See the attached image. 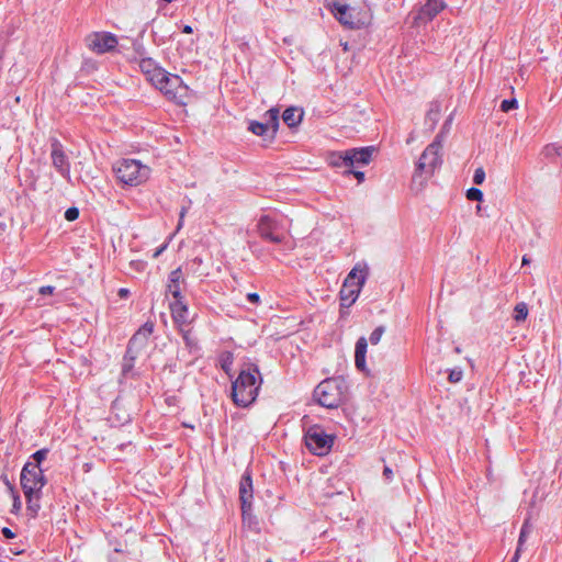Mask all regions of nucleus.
I'll list each match as a JSON object with an SVG mask.
<instances>
[{
	"instance_id": "obj_11",
	"label": "nucleus",
	"mask_w": 562,
	"mask_h": 562,
	"mask_svg": "<svg viewBox=\"0 0 562 562\" xmlns=\"http://www.w3.org/2000/svg\"><path fill=\"white\" fill-rule=\"evenodd\" d=\"M50 158L54 168L65 179L70 178V162L64 150V146L57 138H53L50 142Z\"/></svg>"
},
{
	"instance_id": "obj_3",
	"label": "nucleus",
	"mask_w": 562,
	"mask_h": 562,
	"mask_svg": "<svg viewBox=\"0 0 562 562\" xmlns=\"http://www.w3.org/2000/svg\"><path fill=\"white\" fill-rule=\"evenodd\" d=\"M443 142V132L439 133L434 142L429 144L423 151L416 165V170L413 180L424 177L425 179L431 177L435 170L441 166V149Z\"/></svg>"
},
{
	"instance_id": "obj_25",
	"label": "nucleus",
	"mask_w": 562,
	"mask_h": 562,
	"mask_svg": "<svg viewBox=\"0 0 562 562\" xmlns=\"http://www.w3.org/2000/svg\"><path fill=\"white\" fill-rule=\"evenodd\" d=\"M542 154L546 158L553 159L555 157L562 156V145L559 144H548L544 146Z\"/></svg>"
},
{
	"instance_id": "obj_23",
	"label": "nucleus",
	"mask_w": 562,
	"mask_h": 562,
	"mask_svg": "<svg viewBox=\"0 0 562 562\" xmlns=\"http://www.w3.org/2000/svg\"><path fill=\"white\" fill-rule=\"evenodd\" d=\"M170 72L166 71L161 67H158V69L155 70L150 76L147 77V79L158 89L162 86V83L166 81Z\"/></svg>"
},
{
	"instance_id": "obj_6",
	"label": "nucleus",
	"mask_w": 562,
	"mask_h": 562,
	"mask_svg": "<svg viewBox=\"0 0 562 562\" xmlns=\"http://www.w3.org/2000/svg\"><path fill=\"white\" fill-rule=\"evenodd\" d=\"M21 486L25 498H30L31 494H35L36 498H40L41 491L46 484L43 470L37 463L27 461L21 471Z\"/></svg>"
},
{
	"instance_id": "obj_52",
	"label": "nucleus",
	"mask_w": 562,
	"mask_h": 562,
	"mask_svg": "<svg viewBox=\"0 0 562 562\" xmlns=\"http://www.w3.org/2000/svg\"><path fill=\"white\" fill-rule=\"evenodd\" d=\"M451 120H452V117H449V119L445 122V124H443V130L448 128V126H449V125H450V123H451Z\"/></svg>"
},
{
	"instance_id": "obj_2",
	"label": "nucleus",
	"mask_w": 562,
	"mask_h": 562,
	"mask_svg": "<svg viewBox=\"0 0 562 562\" xmlns=\"http://www.w3.org/2000/svg\"><path fill=\"white\" fill-rule=\"evenodd\" d=\"M347 383L341 376L328 378L322 381L314 390L315 401L323 407L337 408L346 398Z\"/></svg>"
},
{
	"instance_id": "obj_38",
	"label": "nucleus",
	"mask_w": 562,
	"mask_h": 562,
	"mask_svg": "<svg viewBox=\"0 0 562 562\" xmlns=\"http://www.w3.org/2000/svg\"><path fill=\"white\" fill-rule=\"evenodd\" d=\"M79 216V210L77 207H69L65 212V218L69 222L76 221Z\"/></svg>"
},
{
	"instance_id": "obj_20",
	"label": "nucleus",
	"mask_w": 562,
	"mask_h": 562,
	"mask_svg": "<svg viewBox=\"0 0 562 562\" xmlns=\"http://www.w3.org/2000/svg\"><path fill=\"white\" fill-rule=\"evenodd\" d=\"M445 8L443 0H426L419 11V19L431 20Z\"/></svg>"
},
{
	"instance_id": "obj_48",
	"label": "nucleus",
	"mask_w": 562,
	"mask_h": 562,
	"mask_svg": "<svg viewBox=\"0 0 562 562\" xmlns=\"http://www.w3.org/2000/svg\"><path fill=\"white\" fill-rule=\"evenodd\" d=\"M520 552H521V551H518V549H516L515 554H514V557L512 558L510 562H518V559H519Z\"/></svg>"
},
{
	"instance_id": "obj_1",
	"label": "nucleus",
	"mask_w": 562,
	"mask_h": 562,
	"mask_svg": "<svg viewBox=\"0 0 562 562\" xmlns=\"http://www.w3.org/2000/svg\"><path fill=\"white\" fill-rule=\"evenodd\" d=\"M262 379L256 364H248L232 384V398L237 406L247 407L258 395Z\"/></svg>"
},
{
	"instance_id": "obj_33",
	"label": "nucleus",
	"mask_w": 562,
	"mask_h": 562,
	"mask_svg": "<svg viewBox=\"0 0 562 562\" xmlns=\"http://www.w3.org/2000/svg\"><path fill=\"white\" fill-rule=\"evenodd\" d=\"M467 198L470 201H481L483 199V192L477 188H470L467 191Z\"/></svg>"
},
{
	"instance_id": "obj_26",
	"label": "nucleus",
	"mask_w": 562,
	"mask_h": 562,
	"mask_svg": "<svg viewBox=\"0 0 562 562\" xmlns=\"http://www.w3.org/2000/svg\"><path fill=\"white\" fill-rule=\"evenodd\" d=\"M532 530V527L529 522V519H526L521 529H520V533H519V538H518V543H517V549L518 551H521L522 550V546L527 539V537L529 536V533L531 532Z\"/></svg>"
},
{
	"instance_id": "obj_30",
	"label": "nucleus",
	"mask_w": 562,
	"mask_h": 562,
	"mask_svg": "<svg viewBox=\"0 0 562 562\" xmlns=\"http://www.w3.org/2000/svg\"><path fill=\"white\" fill-rule=\"evenodd\" d=\"M385 333L384 326H378L370 335L369 341L371 345L375 346L380 342L383 334Z\"/></svg>"
},
{
	"instance_id": "obj_44",
	"label": "nucleus",
	"mask_w": 562,
	"mask_h": 562,
	"mask_svg": "<svg viewBox=\"0 0 562 562\" xmlns=\"http://www.w3.org/2000/svg\"><path fill=\"white\" fill-rule=\"evenodd\" d=\"M1 532L8 539H12L15 537V533L8 527H3Z\"/></svg>"
},
{
	"instance_id": "obj_49",
	"label": "nucleus",
	"mask_w": 562,
	"mask_h": 562,
	"mask_svg": "<svg viewBox=\"0 0 562 562\" xmlns=\"http://www.w3.org/2000/svg\"><path fill=\"white\" fill-rule=\"evenodd\" d=\"M182 32L186 33V34H191L193 32L192 26L184 25L183 29H182Z\"/></svg>"
},
{
	"instance_id": "obj_36",
	"label": "nucleus",
	"mask_w": 562,
	"mask_h": 562,
	"mask_svg": "<svg viewBox=\"0 0 562 562\" xmlns=\"http://www.w3.org/2000/svg\"><path fill=\"white\" fill-rule=\"evenodd\" d=\"M462 370L461 369H453L449 372V376H448V380L451 382V383H457L459 381H461L462 379Z\"/></svg>"
},
{
	"instance_id": "obj_51",
	"label": "nucleus",
	"mask_w": 562,
	"mask_h": 562,
	"mask_svg": "<svg viewBox=\"0 0 562 562\" xmlns=\"http://www.w3.org/2000/svg\"><path fill=\"white\" fill-rule=\"evenodd\" d=\"M451 120H452V117H449V119L445 122V124H443V130L448 128V126H449V125H450V123H451Z\"/></svg>"
},
{
	"instance_id": "obj_32",
	"label": "nucleus",
	"mask_w": 562,
	"mask_h": 562,
	"mask_svg": "<svg viewBox=\"0 0 562 562\" xmlns=\"http://www.w3.org/2000/svg\"><path fill=\"white\" fill-rule=\"evenodd\" d=\"M38 501L40 498H36L35 494H31L30 498H26L27 509L31 510L33 515H36L41 508Z\"/></svg>"
},
{
	"instance_id": "obj_21",
	"label": "nucleus",
	"mask_w": 562,
	"mask_h": 562,
	"mask_svg": "<svg viewBox=\"0 0 562 562\" xmlns=\"http://www.w3.org/2000/svg\"><path fill=\"white\" fill-rule=\"evenodd\" d=\"M368 348V340L366 337H360L356 342V351H355V363L356 367L363 371L366 368V353Z\"/></svg>"
},
{
	"instance_id": "obj_12",
	"label": "nucleus",
	"mask_w": 562,
	"mask_h": 562,
	"mask_svg": "<svg viewBox=\"0 0 562 562\" xmlns=\"http://www.w3.org/2000/svg\"><path fill=\"white\" fill-rule=\"evenodd\" d=\"M331 12L334 16L346 27L355 30L361 26V21L356 15V10L347 4L335 2Z\"/></svg>"
},
{
	"instance_id": "obj_42",
	"label": "nucleus",
	"mask_w": 562,
	"mask_h": 562,
	"mask_svg": "<svg viewBox=\"0 0 562 562\" xmlns=\"http://www.w3.org/2000/svg\"><path fill=\"white\" fill-rule=\"evenodd\" d=\"M347 172L352 173L359 182L364 180V173L362 171L349 169Z\"/></svg>"
},
{
	"instance_id": "obj_15",
	"label": "nucleus",
	"mask_w": 562,
	"mask_h": 562,
	"mask_svg": "<svg viewBox=\"0 0 562 562\" xmlns=\"http://www.w3.org/2000/svg\"><path fill=\"white\" fill-rule=\"evenodd\" d=\"M374 151V147H361V148H352L346 150V156L342 158L344 161H347L348 168H352L355 166H366L369 165L372 158V153Z\"/></svg>"
},
{
	"instance_id": "obj_17",
	"label": "nucleus",
	"mask_w": 562,
	"mask_h": 562,
	"mask_svg": "<svg viewBox=\"0 0 562 562\" xmlns=\"http://www.w3.org/2000/svg\"><path fill=\"white\" fill-rule=\"evenodd\" d=\"M184 283V278L181 268H177L169 273L167 283V294L172 295L173 299H181V284Z\"/></svg>"
},
{
	"instance_id": "obj_37",
	"label": "nucleus",
	"mask_w": 562,
	"mask_h": 562,
	"mask_svg": "<svg viewBox=\"0 0 562 562\" xmlns=\"http://www.w3.org/2000/svg\"><path fill=\"white\" fill-rule=\"evenodd\" d=\"M485 179V171L483 168H477L473 175V182L475 184H482Z\"/></svg>"
},
{
	"instance_id": "obj_54",
	"label": "nucleus",
	"mask_w": 562,
	"mask_h": 562,
	"mask_svg": "<svg viewBox=\"0 0 562 562\" xmlns=\"http://www.w3.org/2000/svg\"><path fill=\"white\" fill-rule=\"evenodd\" d=\"M530 260L527 258V256L522 257V265H528Z\"/></svg>"
},
{
	"instance_id": "obj_27",
	"label": "nucleus",
	"mask_w": 562,
	"mask_h": 562,
	"mask_svg": "<svg viewBox=\"0 0 562 562\" xmlns=\"http://www.w3.org/2000/svg\"><path fill=\"white\" fill-rule=\"evenodd\" d=\"M528 316V307L527 304L521 302L516 304L514 308V318L516 322H524Z\"/></svg>"
},
{
	"instance_id": "obj_45",
	"label": "nucleus",
	"mask_w": 562,
	"mask_h": 562,
	"mask_svg": "<svg viewBox=\"0 0 562 562\" xmlns=\"http://www.w3.org/2000/svg\"><path fill=\"white\" fill-rule=\"evenodd\" d=\"M167 248V244L161 245L159 248H157L153 255L154 258H158Z\"/></svg>"
},
{
	"instance_id": "obj_24",
	"label": "nucleus",
	"mask_w": 562,
	"mask_h": 562,
	"mask_svg": "<svg viewBox=\"0 0 562 562\" xmlns=\"http://www.w3.org/2000/svg\"><path fill=\"white\" fill-rule=\"evenodd\" d=\"M158 65L156 61L151 58H143L139 61V68L146 77L150 76L153 72H155L156 69H158Z\"/></svg>"
},
{
	"instance_id": "obj_13",
	"label": "nucleus",
	"mask_w": 562,
	"mask_h": 562,
	"mask_svg": "<svg viewBox=\"0 0 562 562\" xmlns=\"http://www.w3.org/2000/svg\"><path fill=\"white\" fill-rule=\"evenodd\" d=\"M169 99L180 101L186 94L188 88L178 75L169 74L166 81L159 89Z\"/></svg>"
},
{
	"instance_id": "obj_39",
	"label": "nucleus",
	"mask_w": 562,
	"mask_h": 562,
	"mask_svg": "<svg viewBox=\"0 0 562 562\" xmlns=\"http://www.w3.org/2000/svg\"><path fill=\"white\" fill-rule=\"evenodd\" d=\"M383 477L386 482H391L393 480V470L390 467H384Z\"/></svg>"
},
{
	"instance_id": "obj_19",
	"label": "nucleus",
	"mask_w": 562,
	"mask_h": 562,
	"mask_svg": "<svg viewBox=\"0 0 562 562\" xmlns=\"http://www.w3.org/2000/svg\"><path fill=\"white\" fill-rule=\"evenodd\" d=\"M368 267L357 263L351 271L348 273L344 283H350V285L363 286L368 277Z\"/></svg>"
},
{
	"instance_id": "obj_4",
	"label": "nucleus",
	"mask_w": 562,
	"mask_h": 562,
	"mask_svg": "<svg viewBox=\"0 0 562 562\" xmlns=\"http://www.w3.org/2000/svg\"><path fill=\"white\" fill-rule=\"evenodd\" d=\"M114 172L122 183L138 186L149 178L150 169L139 160L122 159L115 164Z\"/></svg>"
},
{
	"instance_id": "obj_28",
	"label": "nucleus",
	"mask_w": 562,
	"mask_h": 562,
	"mask_svg": "<svg viewBox=\"0 0 562 562\" xmlns=\"http://www.w3.org/2000/svg\"><path fill=\"white\" fill-rule=\"evenodd\" d=\"M440 115V106L438 103H432L427 112L426 120L431 122V127L435 126Z\"/></svg>"
},
{
	"instance_id": "obj_43",
	"label": "nucleus",
	"mask_w": 562,
	"mask_h": 562,
	"mask_svg": "<svg viewBox=\"0 0 562 562\" xmlns=\"http://www.w3.org/2000/svg\"><path fill=\"white\" fill-rule=\"evenodd\" d=\"M131 266L137 271H143L146 267V263L143 261H132Z\"/></svg>"
},
{
	"instance_id": "obj_50",
	"label": "nucleus",
	"mask_w": 562,
	"mask_h": 562,
	"mask_svg": "<svg viewBox=\"0 0 562 562\" xmlns=\"http://www.w3.org/2000/svg\"><path fill=\"white\" fill-rule=\"evenodd\" d=\"M183 222H184V220H181V217H179L177 231H179L183 226Z\"/></svg>"
},
{
	"instance_id": "obj_34",
	"label": "nucleus",
	"mask_w": 562,
	"mask_h": 562,
	"mask_svg": "<svg viewBox=\"0 0 562 562\" xmlns=\"http://www.w3.org/2000/svg\"><path fill=\"white\" fill-rule=\"evenodd\" d=\"M517 106H518V102L515 98L508 99V100H503L501 103V110L503 112H508L513 109H516Z\"/></svg>"
},
{
	"instance_id": "obj_16",
	"label": "nucleus",
	"mask_w": 562,
	"mask_h": 562,
	"mask_svg": "<svg viewBox=\"0 0 562 562\" xmlns=\"http://www.w3.org/2000/svg\"><path fill=\"white\" fill-rule=\"evenodd\" d=\"M170 311L172 319L179 326H184L189 324V311L183 297L175 299V301L170 303Z\"/></svg>"
},
{
	"instance_id": "obj_18",
	"label": "nucleus",
	"mask_w": 562,
	"mask_h": 562,
	"mask_svg": "<svg viewBox=\"0 0 562 562\" xmlns=\"http://www.w3.org/2000/svg\"><path fill=\"white\" fill-rule=\"evenodd\" d=\"M362 286L350 285V283H344L340 290V307L349 308L358 299Z\"/></svg>"
},
{
	"instance_id": "obj_35",
	"label": "nucleus",
	"mask_w": 562,
	"mask_h": 562,
	"mask_svg": "<svg viewBox=\"0 0 562 562\" xmlns=\"http://www.w3.org/2000/svg\"><path fill=\"white\" fill-rule=\"evenodd\" d=\"M47 454H48V449H41V450H37L36 452H34L31 456V458L34 460L33 463H37L40 465L41 462L46 459Z\"/></svg>"
},
{
	"instance_id": "obj_10",
	"label": "nucleus",
	"mask_w": 562,
	"mask_h": 562,
	"mask_svg": "<svg viewBox=\"0 0 562 562\" xmlns=\"http://www.w3.org/2000/svg\"><path fill=\"white\" fill-rule=\"evenodd\" d=\"M258 233L265 240L281 244L285 239V231L282 225L269 215H263L258 222Z\"/></svg>"
},
{
	"instance_id": "obj_14",
	"label": "nucleus",
	"mask_w": 562,
	"mask_h": 562,
	"mask_svg": "<svg viewBox=\"0 0 562 562\" xmlns=\"http://www.w3.org/2000/svg\"><path fill=\"white\" fill-rule=\"evenodd\" d=\"M252 480L249 472L243 474L239 482V499L241 504V513L245 518L250 515L252 499Z\"/></svg>"
},
{
	"instance_id": "obj_29",
	"label": "nucleus",
	"mask_w": 562,
	"mask_h": 562,
	"mask_svg": "<svg viewBox=\"0 0 562 562\" xmlns=\"http://www.w3.org/2000/svg\"><path fill=\"white\" fill-rule=\"evenodd\" d=\"M346 156V151L342 153H334L330 156V165L335 167H347V161H344L342 158Z\"/></svg>"
},
{
	"instance_id": "obj_56",
	"label": "nucleus",
	"mask_w": 562,
	"mask_h": 562,
	"mask_svg": "<svg viewBox=\"0 0 562 562\" xmlns=\"http://www.w3.org/2000/svg\"><path fill=\"white\" fill-rule=\"evenodd\" d=\"M267 562H272L271 560H268Z\"/></svg>"
},
{
	"instance_id": "obj_8",
	"label": "nucleus",
	"mask_w": 562,
	"mask_h": 562,
	"mask_svg": "<svg viewBox=\"0 0 562 562\" xmlns=\"http://www.w3.org/2000/svg\"><path fill=\"white\" fill-rule=\"evenodd\" d=\"M279 125V109L271 108L263 114V122L250 121L248 130L257 136L273 139Z\"/></svg>"
},
{
	"instance_id": "obj_40",
	"label": "nucleus",
	"mask_w": 562,
	"mask_h": 562,
	"mask_svg": "<svg viewBox=\"0 0 562 562\" xmlns=\"http://www.w3.org/2000/svg\"><path fill=\"white\" fill-rule=\"evenodd\" d=\"M54 291H55V286H52V285H44V286H41L38 290L40 294H42V295L53 294Z\"/></svg>"
},
{
	"instance_id": "obj_9",
	"label": "nucleus",
	"mask_w": 562,
	"mask_h": 562,
	"mask_svg": "<svg viewBox=\"0 0 562 562\" xmlns=\"http://www.w3.org/2000/svg\"><path fill=\"white\" fill-rule=\"evenodd\" d=\"M86 46L95 54H105L117 45V37L110 32H92L85 38Z\"/></svg>"
},
{
	"instance_id": "obj_53",
	"label": "nucleus",
	"mask_w": 562,
	"mask_h": 562,
	"mask_svg": "<svg viewBox=\"0 0 562 562\" xmlns=\"http://www.w3.org/2000/svg\"><path fill=\"white\" fill-rule=\"evenodd\" d=\"M231 363H232V362H229V363H226V362H225V363H223V364H222L223 370H225V371L227 372V371H228V369H229V364H231Z\"/></svg>"
},
{
	"instance_id": "obj_41",
	"label": "nucleus",
	"mask_w": 562,
	"mask_h": 562,
	"mask_svg": "<svg viewBox=\"0 0 562 562\" xmlns=\"http://www.w3.org/2000/svg\"><path fill=\"white\" fill-rule=\"evenodd\" d=\"M247 300L252 304H258L260 302V296L258 293H248Z\"/></svg>"
},
{
	"instance_id": "obj_31",
	"label": "nucleus",
	"mask_w": 562,
	"mask_h": 562,
	"mask_svg": "<svg viewBox=\"0 0 562 562\" xmlns=\"http://www.w3.org/2000/svg\"><path fill=\"white\" fill-rule=\"evenodd\" d=\"M180 331H181V335H182V338H183L186 345L189 348H192L193 346H195V340L192 336L191 329H186V328H183V326H180Z\"/></svg>"
},
{
	"instance_id": "obj_46",
	"label": "nucleus",
	"mask_w": 562,
	"mask_h": 562,
	"mask_svg": "<svg viewBox=\"0 0 562 562\" xmlns=\"http://www.w3.org/2000/svg\"><path fill=\"white\" fill-rule=\"evenodd\" d=\"M128 294H130V291L127 289L122 288V289L119 290V295L122 299L127 297Z\"/></svg>"
},
{
	"instance_id": "obj_5",
	"label": "nucleus",
	"mask_w": 562,
	"mask_h": 562,
	"mask_svg": "<svg viewBox=\"0 0 562 562\" xmlns=\"http://www.w3.org/2000/svg\"><path fill=\"white\" fill-rule=\"evenodd\" d=\"M154 326L153 322H146L130 339L124 357V372L132 369L135 359L148 347Z\"/></svg>"
},
{
	"instance_id": "obj_22",
	"label": "nucleus",
	"mask_w": 562,
	"mask_h": 562,
	"mask_svg": "<svg viewBox=\"0 0 562 562\" xmlns=\"http://www.w3.org/2000/svg\"><path fill=\"white\" fill-rule=\"evenodd\" d=\"M302 119L303 111L294 106L285 109L282 114L283 122L291 128L297 126Z\"/></svg>"
},
{
	"instance_id": "obj_7",
	"label": "nucleus",
	"mask_w": 562,
	"mask_h": 562,
	"mask_svg": "<svg viewBox=\"0 0 562 562\" xmlns=\"http://www.w3.org/2000/svg\"><path fill=\"white\" fill-rule=\"evenodd\" d=\"M307 449L316 456L327 454L334 443V436L327 435L322 426H311L304 435Z\"/></svg>"
},
{
	"instance_id": "obj_55",
	"label": "nucleus",
	"mask_w": 562,
	"mask_h": 562,
	"mask_svg": "<svg viewBox=\"0 0 562 562\" xmlns=\"http://www.w3.org/2000/svg\"><path fill=\"white\" fill-rule=\"evenodd\" d=\"M5 484H7V486H9L10 490H13V486L11 485V483L8 480H5Z\"/></svg>"
},
{
	"instance_id": "obj_47",
	"label": "nucleus",
	"mask_w": 562,
	"mask_h": 562,
	"mask_svg": "<svg viewBox=\"0 0 562 562\" xmlns=\"http://www.w3.org/2000/svg\"><path fill=\"white\" fill-rule=\"evenodd\" d=\"M188 210H189V206H182L181 207V211L179 213V217H181V220H184V216L188 213Z\"/></svg>"
}]
</instances>
